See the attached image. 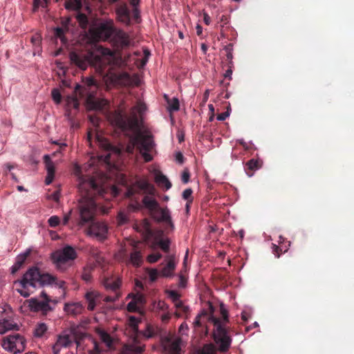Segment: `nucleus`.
Listing matches in <instances>:
<instances>
[{
  "label": "nucleus",
  "instance_id": "obj_1",
  "mask_svg": "<svg viewBox=\"0 0 354 354\" xmlns=\"http://www.w3.org/2000/svg\"><path fill=\"white\" fill-rule=\"evenodd\" d=\"M81 198L79 200V218L77 224L84 226L89 224L88 234L94 236L100 241L106 238L107 225L100 221H95L97 212V203L95 198L104 193L103 188L98 185L93 178L84 180L79 185Z\"/></svg>",
  "mask_w": 354,
  "mask_h": 354
},
{
  "label": "nucleus",
  "instance_id": "obj_2",
  "mask_svg": "<svg viewBox=\"0 0 354 354\" xmlns=\"http://www.w3.org/2000/svg\"><path fill=\"white\" fill-rule=\"evenodd\" d=\"M70 59L73 64L81 70H86L88 65H92L103 72L106 67L109 72L115 66L120 64L121 59L115 53L107 48L99 47L95 52L88 51L86 54L71 52Z\"/></svg>",
  "mask_w": 354,
  "mask_h": 354
},
{
  "label": "nucleus",
  "instance_id": "obj_3",
  "mask_svg": "<svg viewBox=\"0 0 354 354\" xmlns=\"http://www.w3.org/2000/svg\"><path fill=\"white\" fill-rule=\"evenodd\" d=\"M52 285H55L62 289L66 288L64 281L58 280L55 276L42 272L37 267L34 266L30 268L21 279L14 281L16 290L25 298L28 297L33 292L29 290V288L35 289Z\"/></svg>",
  "mask_w": 354,
  "mask_h": 354
},
{
  "label": "nucleus",
  "instance_id": "obj_4",
  "mask_svg": "<svg viewBox=\"0 0 354 354\" xmlns=\"http://www.w3.org/2000/svg\"><path fill=\"white\" fill-rule=\"evenodd\" d=\"M141 192L145 194L142 200V205L149 210L152 216L161 207L157 200L153 197L156 193L155 187L147 179L136 180L127 187L125 196L127 198H132L136 194Z\"/></svg>",
  "mask_w": 354,
  "mask_h": 354
},
{
  "label": "nucleus",
  "instance_id": "obj_5",
  "mask_svg": "<svg viewBox=\"0 0 354 354\" xmlns=\"http://www.w3.org/2000/svg\"><path fill=\"white\" fill-rule=\"evenodd\" d=\"M220 311L222 319L211 315L209 321L214 326V339L218 345V350L225 353L229 350L232 339L229 335V328L226 327V324L229 322L228 312L223 304L220 305Z\"/></svg>",
  "mask_w": 354,
  "mask_h": 354
},
{
  "label": "nucleus",
  "instance_id": "obj_6",
  "mask_svg": "<svg viewBox=\"0 0 354 354\" xmlns=\"http://www.w3.org/2000/svg\"><path fill=\"white\" fill-rule=\"evenodd\" d=\"M84 85L77 84L75 92L80 97L85 98V103L88 110L102 111L107 106L108 102L104 99L95 97L97 89L96 80L93 77L83 79Z\"/></svg>",
  "mask_w": 354,
  "mask_h": 354
},
{
  "label": "nucleus",
  "instance_id": "obj_7",
  "mask_svg": "<svg viewBox=\"0 0 354 354\" xmlns=\"http://www.w3.org/2000/svg\"><path fill=\"white\" fill-rule=\"evenodd\" d=\"M138 111V107L133 106L131 111V116L128 117L123 111L118 109L110 111L107 118L112 125L123 131L136 130L140 126L138 117L136 113Z\"/></svg>",
  "mask_w": 354,
  "mask_h": 354
},
{
  "label": "nucleus",
  "instance_id": "obj_8",
  "mask_svg": "<svg viewBox=\"0 0 354 354\" xmlns=\"http://www.w3.org/2000/svg\"><path fill=\"white\" fill-rule=\"evenodd\" d=\"M131 142L132 145L128 146V152L133 153L134 147H136L145 162H150L153 159L149 153L155 145L151 135L138 131L131 138Z\"/></svg>",
  "mask_w": 354,
  "mask_h": 354
},
{
  "label": "nucleus",
  "instance_id": "obj_9",
  "mask_svg": "<svg viewBox=\"0 0 354 354\" xmlns=\"http://www.w3.org/2000/svg\"><path fill=\"white\" fill-rule=\"evenodd\" d=\"M82 337V334H78L75 330L62 332L57 335L56 341L52 346L53 353L59 354L62 348H69L74 343L77 347L80 346Z\"/></svg>",
  "mask_w": 354,
  "mask_h": 354
},
{
  "label": "nucleus",
  "instance_id": "obj_10",
  "mask_svg": "<svg viewBox=\"0 0 354 354\" xmlns=\"http://www.w3.org/2000/svg\"><path fill=\"white\" fill-rule=\"evenodd\" d=\"M50 258L57 269H62L64 264L77 258V253L73 247L66 245L62 250L53 252Z\"/></svg>",
  "mask_w": 354,
  "mask_h": 354
},
{
  "label": "nucleus",
  "instance_id": "obj_11",
  "mask_svg": "<svg viewBox=\"0 0 354 354\" xmlns=\"http://www.w3.org/2000/svg\"><path fill=\"white\" fill-rule=\"evenodd\" d=\"M1 346L10 353L17 354L25 349L26 340L23 336L18 333L10 335L3 339Z\"/></svg>",
  "mask_w": 354,
  "mask_h": 354
},
{
  "label": "nucleus",
  "instance_id": "obj_12",
  "mask_svg": "<svg viewBox=\"0 0 354 354\" xmlns=\"http://www.w3.org/2000/svg\"><path fill=\"white\" fill-rule=\"evenodd\" d=\"M141 318L135 316H129L125 323L126 334L129 337V342L127 344H142L139 339V324Z\"/></svg>",
  "mask_w": 354,
  "mask_h": 354
},
{
  "label": "nucleus",
  "instance_id": "obj_13",
  "mask_svg": "<svg viewBox=\"0 0 354 354\" xmlns=\"http://www.w3.org/2000/svg\"><path fill=\"white\" fill-rule=\"evenodd\" d=\"M40 298L42 299V300H39L37 298L30 299L28 300L29 307L32 311H40L43 314L46 315L48 312L52 310V308L49 304L51 301V299L44 290L41 291L40 294Z\"/></svg>",
  "mask_w": 354,
  "mask_h": 354
},
{
  "label": "nucleus",
  "instance_id": "obj_14",
  "mask_svg": "<svg viewBox=\"0 0 354 354\" xmlns=\"http://www.w3.org/2000/svg\"><path fill=\"white\" fill-rule=\"evenodd\" d=\"M110 42L117 50H121L131 46V39L127 32L118 28Z\"/></svg>",
  "mask_w": 354,
  "mask_h": 354
},
{
  "label": "nucleus",
  "instance_id": "obj_15",
  "mask_svg": "<svg viewBox=\"0 0 354 354\" xmlns=\"http://www.w3.org/2000/svg\"><path fill=\"white\" fill-rule=\"evenodd\" d=\"M60 25L61 26L54 28V36L55 38L59 39L61 41L65 44L68 41L65 36L66 34L74 27V24L72 22V17L61 18Z\"/></svg>",
  "mask_w": 354,
  "mask_h": 354
},
{
  "label": "nucleus",
  "instance_id": "obj_16",
  "mask_svg": "<svg viewBox=\"0 0 354 354\" xmlns=\"http://www.w3.org/2000/svg\"><path fill=\"white\" fill-rule=\"evenodd\" d=\"M152 217L159 223H163L167 230L173 231L174 230V224L172 221L169 209L165 207H160L159 210L152 216Z\"/></svg>",
  "mask_w": 354,
  "mask_h": 354
},
{
  "label": "nucleus",
  "instance_id": "obj_17",
  "mask_svg": "<svg viewBox=\"0 0 354 354\" xmlns=\"http://www.w3.org/2000/svg\"><path fill=\"white\" fill-rule=\"evenodd\" d=\"M166 264L160 270V277L165 278H172L174 276L177 262L175 256L169 254L165 257Z\"/></svg>",
  "mask_w": 354,
  "mask_h": 354
},
{
  "label": "nucleus",
  "instance_id": "obj_18",
  "mask_svg": "<svg viewBox=\"0 0 354 354\" xmlns=\"http://www.w3.org/2000/svg\"><path fill=\"white\" fill-rule=\"evenodd\" d=\"M115 12L119 21L126 26L131 25V12L126 3H119L116 7Z\"/></svg>",
  "mask_w": 354,
  "mask_h": 354
},
{
  "label": "nucleus",
  "instance_id": "obj_19",
  "mask_svg": "<svg viewBox=\"0 0 354 354\" xmlns=\"http://www.w3.org/2000/svg\"><path fill=\"white\" fill-rule=\"evenodd\" d=\"M102 283L106 290L116 292L121 285V279L120 277L114 275H105L102 279Z\"/></svg>",
  "mask_w": 354,
  "mask_h": 354
},
{
  "label": "nucleus",
  "instance_id": "obj_20",
  "mask_svg": "<svg viewBox=\"0 0 354 354\" xmlns=\"http://www.w3.org/2000/svg\"><path fill=\"white\" fill-rule=\"evenodd\" d=\"M117 29L118 28L114 26L113 22L110 21L102 23L99 26L97 30L99 34L101 35L102 37H104L105 39H109L111 41V37H113Z\"/></svg>",
  "mask_w": 354,
  "mask_h": 354
},
{
  "label": "nucleus",
  "instance_id": "obj_21",
  "mask_svg": "<svg viewBox=\"0 0 354 354\" xmlns=\"http://www.w3.org/2000/svg\"><path fill=\"white\" fill-rule=\"evenodd\" d=\"M153 244L158 245L165 253H169L170 250V240L165 237L162 231L160 230L154 235Z\"/></svg>",
  "mask_w": 354,
  "mask_h": 354
},
{
  "label": "nucleus",
  "instance_id": "obj_22",
  "mask_svg": "<svg viewBox=\"0 0 354 354\" xmlns=\"http://www.w3.org/2000/svg\"><path fill=\"white\" fill-rule=\"evenodd\" d=\"M113 79L120 85L130 86L136 83V75L133 78L128 73L122 72L113 75Z\"/></svg>",
  "mask_w": 354,
  "mask_h": 354
},
{
  "label": "nucleus",
  "instance_id": "obj_23",
  "mask_svg": "<svg viewBox=\"0 0 354 354\" xmlns=\"http://www.w3.org/2000/svg\"><path fill=\"white\" fill-rule=\"evenodd\" d=\"M137 232L142 233L145 239H149L153 236L150 221L145 218L135 227Z\"/></svg>",
  "mask_w": 354,
  "mask_h": 354
},
{
  "label": "nucleus",
  "instance_id": "obj_24",
  "mask_svg": "<svg viewBox=\"0 0 354 354\" xmlns=\"http://www.w3.org/2000/svg\"><path fill=\"white\" fill-rule=\"evenodd\" d=\"M19 326L12 319L3 318L0 319V334L3 335L10 330H19Z\"/></svg>",
  "mask_w": 354,
  "mask_h": 354
},
{
  "label": "nucleus",
  "instance_id": "obj_25",
  "mask_svg": "<svg viewBox=\"0 0 354 354\" xmlns=\"http://www.w3.org/2000/svg\"><path fill=\"white\" fill-rule=\"evenodd\" d=\"M44 160L46 165V169L47 170V176L46 178L45 183L46 185H50L53 180L55 169L54 164L48 155H45Z\"/></svg>",
  "mask_w": 354,
  "mask_h": 354
},
{
  "label": "nucleus",
  "instance_id": "obj_26",
  "mask_svg": "<svg viewBox=\"0 0 354 354\" xmlns=\"http://www.w3.org/2000/svg\"><path fill=\"white\" fill-rule=\"evenodd\" d=\"M85 299L88 302V310H93L96 304L100 301L101 295L97 291H88L85 295Z\"/></svg>",
  "mask_w": 354,
  "mask_h": 354
},
{
  "label": "nucleus",
  "instance_id": "obj_27",
  "mask_svg": "<svg viewBox=\"0 0 354 354\" xmlns=\"http://www.w3.org/2000/svg\"><path fill=\"white\" fill-rule=\"evenodd\" d=\"M158 333L159 328L157 326L147 324L145 329L140 331L139 339L142 342V339L154 337L158 334Z\"/></svg>",
  "mask_w": 354,
  "mask_h": 354
},
{
  "label": "nucleus",
  "instance_id": "obj_28",
  "mask_svg": "<svg viewBox=\"0 0 354 354\" xmlns=\"http://www.w3.org/2000/svg\"><path fill=\"white\" fill-rule=\"evenodd\" d=\"M154 180L160 188L165 190L169 189L172 186L171 183L167 177L160 171L156 172Z\"/></svg>",
  "mask_w": 354,
  "mask_h": 354
},
{
  "label": "nucleus",
  "instance_id": "obj_29",
  "mask_svg": "<svg viewBox=\"0 0 354 354\" xmlns=\"http://www.w3.org/2000/svg\"><path fill=\"white\" fill-rule=\"evenodd\" d=\"M145 350V344H125L121 354H140Z\"/></svg>",
  "mask_w": 354,
  "mask_h": 354
},
{
  "label": "nucleus",
  "instance_id": "obj_30",
  "mask_svg": "<svg viewBox=\"0 0 354 354\" xmlns=\"http://www.w3.org/2000/svg\"><path fill=\"white\" fill-rule=\"evenodd\" d=\"M64 310L67 314L75 316L82 313L83 306L80 303L66 304Z\"/></svg>",
  "mask_w": 354,
  "mask_h": 354
},
{
  "label": "nucleus",
  "instance_id": "obj_31",
  "mask_svg": "<svg viewBox=\"0 0 354 354\" xmlns=\"http://www.w3.org/2000/svg\"><path fill=\"white\" fill-rule=\"evenodd\" d=\"M30 251L28 250L17 257L15 264L11 268L12 274L16 273L24 264L26 259L30 255Z\"/></svg>",
  "mask_w": 354,
  "mask_h": 354
},
{
  "label": "nucleus",
  "instance_id": "obj_32",
  "mask_svg": "<svg viewBox=\"0 0 354 354\" xmlns=\"http://www.w3.org/2000/svg\"><path fill=\"white\" fill-rule=\"evenodd\" d=\"M261 167V162L259 160L251 159L248 160L245 166V170L247 175L251 177L253 175V171L260 169Z\"/></svg>",
  "mask_w": 354,
  "mask_h": 354
},
{
  "label": "nucleus",
  "instance_id": "obj_33",
  "mask_svg": "<svg viewBox=\"0 0 354 354\" xmlns=\"http://www.w3.org/2000/svg\"><path fill=\"white\" fill-rule=\"evenodd\" d=\"M130 262L136 267H139L142 263V255L141 250L135 245L133 251L130 254Z\"/></svg>",
  "mask_w": 354,
  "mask_h": 354
},
{
  "label": "nucleus",
  "instance_id": "obj_34",
  "mask_svg": "<svg viewBox=\"0 0 354 354\" xmlns=\"http://www.w3.org/2000/svg\"><path fill=\"white\" fill-rule=\"evenodd\" d=\"M167 293L170 299L173 301L176 308H183L184 311L188 310V307L185 306L180 300V294L176 290H167Z\"/></svg>",
  "mask_w": 354,
  "mask_h": 354
},
{
  "label": "nucleus",
  "instance_id": "obj_35",
  "mask_svg": "<svg viewBox=\"0 0 354 354\" xmlns=\"http://www.w3.org/2000/svg\"><path fill=\"white\" fill-rule=\"evenodd\" d=\"M168 342V350L171 354H180V339L177 338L171 341L169 338H166Z\"/></svg>",
  "mask_w": 354,
  "mask_h": 354
},
{
  "label": "nucleus",
  "instance_id": "obj_36",
  "mask_svg": "<svg viewBox=\"0 0 354 354\" xmlns=\"http://www.w3.org/2000/svg\"><path fill=\"white\" fill-rule=\"evenodd\" d=\"M65 8L68 10L80 11L82 7V0H66L64 3Z\"/></svg>",
  "mask_w": 354,
  "mask_h": 354
},
{
  "label": "nucleus",
  "instance_id": "obj_37",
  "mask_svg": "<svg viewBox=\"0 0 354 354\" xmlns=\"http://www.w3.org/2000/svg\"><path fill=\"white\" fill-rule=\"evenodd\" d=\"M75 18H76L77 22L79 23L80 26L82 28H83V29L87 28L88 25V19L87 16L85 14L82 13L80 11H78L75 15Z\"/></svg>",
  "mask_w": 354,
  "mask_h": 354
},
{
  "label": "nucleus",
  "instance_id": "obj_38",
  "mask_svg": "<svg viewBox=\"0 0 354 354\" xmlns=\"http://www.w3.org/2000/svg\"><path fill=\"white\" fill-rule=\"evenodd\" d=\"M48 326L44 323H39L37 324L34 330V335L36 337H41L46 333Z\"/></svg>",
  "mask_w": 354,
  "mask_h": 354
},
{
  "label": "nucleus",
  "instance_id": "obj_39",
  "mask_svg": "<svg viewBox=\"0 0 354 354\" xmlns=\"http://www.w3.org/2000/svg\"><path fill=\"white\" fill-rule=\"evenodd\" d=\"M167 104L169 112L177 111L179 110V100L176 97H174L171 100H167Z\"/></svg>",
  "mask_w": 354,
  "mask_h": 354
},
{
  "label": "nucleus",
  "instance_id": "obj_40",
  "mask_svg": "<svg viewBox=\"0 0 354 354\" xmlns=\"http://www.w3.org/2000/svg\"><path fill=\"white\" fill-rule=\"evenodd\" d=\"M162 258V254L159 252L153 253L149 254L147 257V261L150 263H153L157 262Z\"/></svg>",
  "mask_w": 354,
  "mask_h": 354
},
{
  "label": "nucleus",
  "instance_id": "obj_41",
  "mask_svg": "<svg viewBox=\"0 0 354 354\" xmlns=\"http://www.w3.org/2000/svg\"><path fill=\"white\" fill-rule=\"evenodd\" d=\"M48 223L51 227H56L60 223V218L57 216H52L48 218Z\"/></svg>",
  "mask_w": 354,
  "mask_h": 354
},
{
  "label": "nucleus",
  "instance_id": "obj_42",
  "mask_svg": "<svg viewBox=\"0 0 354 354\" xmlns=\"http://www.w3.org/2000/svg\"><path fill=\"white\" fill-rule=\"evenodd\" d=\"M117 220L119 225H124L129 221V217L125 213L120 212L117 216Z\"/></svg>",
  "mask_w": 354,
  "mask_h": 354
},
{
  "label": "nucleus",
  "instance_id": "obj_43",
  "mask_svg": "<svg viewBox=\"0 0 354 354\" xmlns=\"http://www.w3.org/2000/svg\"><path fill=\"white\" fill-rule=\"evenodd\" d=\"M178 278V287L185 288L187 284V278L183 273V270L180 272Z\"/></svg>",
  "mask_w": 354,
  "mask_h": 354
},
{
  "label": "nucleus",
  "instance_id": "obj_44",
  "mask_svg": "<svg viewBox=\"0 0 354 354\" xmlns=\"http://www.w3.org/2000/svg\"><path fill=\"white\" fill-rule=\"evenodd\" d=\"M149 276L151 281H156L158 277L160 276V271L155 268L151 269L149 271Z\"/></svg>",
  "mask_w": 354,
  "mask_h": 354
},
{
  "label": "nucleus",
  "instance_id": "obj_45",
  "mask_svg": "<svg viewBox=\"0 0 354 354\" xmlns=\"http://www.w3.org/2000/svg\"><path fill=\"white\" fill-rule=\"evenodd\" d=\"M192 189L190 188L186 189L183 192V198L188 202L192 203L193 198H192Z\"/></svg>",
  "mask_w": 354,
  "mask_h": 354
},
{
  "label": "nucleus",
  "instance_id": "obj_46",
  "mask_svg": "<svg viewBox=\"0 0 354 354\" xmlns=\"http://www.w3.org/2000/svg\"><path fill=\"white\" fill-rule=\"evenodd\" d=\"M51 95H52V97H53V100L57 104L60 103V102L62 100V95H61L59 90H57L56 88L53 89Z\"/></svg>",
  "mask_w": 354,
  "mask_h": 354
},
{
  "label": "nucleus",
  "instance_id": "obj_47",
  "mask_svg": "<svg viewBox=\"0 0 354 354\" xmlns=\"http://www.w3.org/2000/svg\"><path fill=\"white\" fill-rule=\"evenodd\" d=\"M232 46V44H229L224 47V50L226 52V57L228 60H232L233 58Z\"/></svg>",
  "mask_w": 354,
  "mask_h": 354
},
{
  "label": "nucleus",
  "instance_id": "obj_48",
  "mask_svg": "<svg viewBox=\"0 0 354 354\" xmlns=\"http://www.w3.org/2000/svg\"><path fill=\"white\" fill-rule=\"evenodd\" d=\"M115 295L113 296H106L103 300L106 302H114L118 300L120 296V293L117 291L114 292Z\"/></svg>",
  "mask_w": 354,
  "mask_h": 354
},
{
  "label": "nucleus",
  "instance_id": "obj_49",
  "mask_svg": "<svg viewBox=\"0 0 354 354\" xmlns=\"http://www.w3.org/2000/svg\"><path fill=\"white\" fill-rule=\"evenodd\" d=\"M190 177V174L188 169H185L183 171L182 176H181V180L184 184H186L189 182Z\"/></svg>",
  "mask_w": 354,
  "mask_h": 354
},
{
  "label": "nucleus",
  "instance_id": "obj_50",
  "mask_svg": "<svg viewBox=\"0 0 354 354\" xmlns=\"http://www.w3.org/2000/svg\"><path fill=\"white\" fill-rule=\"evenodd\" d=\"M132 17L136 23H140V11L137 8H133L132 10Z\"/></svg>",
  "mask_w": 354,
  "mask_h": 354
},
{
  "label": "nucleus",
  "instance_id": "obj_51",
  "mask_svg": "<svg viewBox=\"0 0 354 354\" xmlns=\"http://www.w3.org/2000/svg\"><path fill=\"white\" fill-rule=\"evenodd\" d=\"M127 310L129 312H136L138 310L137 304L134 301H130L127 304Z\"/></svg>",
  "mask_w": 354,
  "mask_h": 354
},
{
  "label": "nucleus",
  "instance_id": "obj_52",
  "mask_svg": "<svg viewBox=\"0 0 354 354\" xmlns=\"http://www.w3.org/2000/svg\"><path fill=\"white\" fill-rule=\"evenodd\" d=\"M230 115V111L227 109V111L223 112L217 115V120L219 121H224Z\"/></svg>",
  "mask_w": 354,
  "mask_h": 354
},
{
  "label": "nucleus",
  "instance_id": "obj_53",
  "mask_svg": "<svg viewBox=\"0 0 354 354\" xmlns=\"http://www.w3.org/2000/svg\"><path fill=\"white\" fill-rule=\"evenodd\" d=\"M101 352V349L97 342H94L93 349L89 351V354H99Z\"/></svg>",
  "mask_w": 354,
  "mask_h": 354
},
{
  "label": "nucleus",
  "instance_id": "obj_54",
  "mask_svg": "<svg viewBox=\"0 0 354 354\" xmlns=\"http://www.w3.org/2000/svg\"><path fill=\"white\" fill-rule=\"evenodd\" d=\"M31 42L35 45H37V46H39L40 44V42H41V37L39 35H37L35 36H33L32 38H31Z\"/></svg>",
  "mask_w": 354,
  "mask_h": 354
},
{
  "label": "nucleus",
  "instance_id": "obj_55",
  "mask_svg": "<svg viewBox=\"0 0 354 354\" xmlns=\"http://www.w3.org/2000/svg\"><path fill=\"white\" fill-rule=\"evenodd\" d=\"M102 145H103V147L107 151L115 150V147H113L111 144L108 142L106 140H105Z\"/></svg>",
  "mask_w": 354,
  "mask_h": 354
},
{
  "label": "nucleus",
  "instance_id": "obj_56",
  "mask_svg": "<svg viewBox=\"0 0 354 354\" xmlns=\"http://www.w3.org/2000/svg\"><path fill=\"white\" fill-rule=\"evenodd\" d=\"M82 278L85 281H89L91 279V274L88 271H84L82 275Z\"/></svg>",
  "mask_w": 354,
  "mask_h": 354
},
{
  "label": "nucleus",
  "instance_id": "obj_57",
  "mask_svg": "<svg viewBox=\"0 0 354 354\" xmlns=\"http://www.w3.org/2000/svg\"><path fill=\"white\" fill-rule=\"evenodd\" d=\"M203 21H204V23L206 25H209L210 23H211V18L209 16V15L207 12H203Z\"/></svg>",
  "mask_w": 354,
  "mask_h": 354
},
{
  "label": "nucleus",
  "instance_id": "obj_58",
  "mask_svg": "<svg viewBox=\"0 0 354 354\" xmlns=\"http://www.w3.org/2000/svg\"><path fill=\"white\" fill-rule=\"evenodd\" d=\"M189 311V309L186 311H184L183 310V308L181 307V308H176V311L175 313V315L176 317H180L183 315V314L184 313H187V312Z\"/></svg>",
  "mask_w": 354,
  "mask_h": 354
},
{
  "label": "nucleus",
  "instance_id": "obj_59",
  "mask_svg": "<svg viewBox=\"0 0 354 354\" xmlns=\"http://www.w3.org/2000/svg\"><path fill=\"white\" fill-rule=\"evenodd\" d=\"M41 3V0H33V11L35 12L38 10Z\"/></svg>",
  "mask_w": 354,
  "mask_h": 354
},
{
  "label": "nucleus",
  "instance_id": "obj_60",
  "mask_svg": "<svg viewBox=\"0 0 354 354\" xmlns=\"http://www.w3.org/2000/svg\"><path fill=\"white\" fill-rule=\"evenodd\" d=\"M72 103L74 109H77L79 108L80 102L77 97H73Z\"/></svg>",
  "mask_w": 354,
  "mask_h": 354
},
{
  "label": "nucleus",
  "instance_id": "obj_61",
  "mask_svg": "<svg viewBox=\"0 0 354 354\" xmlns=\"http://www.w3.org/2000/svg\"><path fill=\"white\" fill-rule=\"evenodd\" d=\"M71 213H72V210H70L69 212L64 216L63 222H62L63 225H66L68 223V221L71 218Z\"/></svg>",
  "mask_w": 354,
  "mask_h": 354
},
{
  "label": "nucleus",
  "instance_id": "obj_62",
  "mask_svg": "<svg viewBox=\"0 0 354 354\" xmlns=\"http://www.w3.org/2000/svg\"><path fill=\"white\" fill-rule=\"evenodd\" d=\"M176 159L178 162L183 163L184 160L183 153L181 152H178L176 155Z\"/></svg>",
  "mask_w": 354,
  "mask_h": 354
},
{
  "label": "nucleus",
  "instance_id": "obj_63",
  "mask_svg": "<svg viewBox=\"0 0 354 354\" xmlns=\"http://www.w3.org/2000/svg\"><path fill=\"white\" fill-rule=\"evenodd\" d=\"M90 120L95 126H97L99 124V119L97 117L95 116H90Z\"/></svg>",
  "mask_w": 354,
  "mask_h": 354
},
{
  "label": "nucleus",
  "instance_id": "obj_64",
  "mask_svg": "<svg viewBox=\"0 0 354 354\" xmlns=\"http://www.w3.org/2000/svg\"><path fill=\"white\" fill-rule=\"evenodd\" d=\"M196 34L198 36H201L203 33V28L201 25L197 24L196 27Z\"/></svg>",
  "mask_w": 354,
  "mask_h": 354
}]
</instances>
